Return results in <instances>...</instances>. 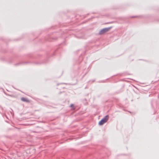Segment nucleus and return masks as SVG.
Returning a JSON list of instances; mask_svg holds the SVG:
<instances>
[{
    "instance_id": "6",
    "label": "nucleus",
    "mask_w": 159,
    "mask_h": 159,
    "mask_svg": "<svg viewBox=\"0 0 159 159\" xmlns=\"http://www.w3.org/2000/svg\"><path fill=\"white\" fill-rule=\"evenodd\" d=\"M5 93L6 95H7V94L6 93Z\"/></svg>"
},
{
    "instance_id": "4",
    "label": "nucleus",
    "mask_w": 159,
    "mask_h": 159,
    "mask_svg": "<svg viewBox=\"0 0 159 159\" xmlns=\"http://www.w3.org/2000/svg\"><path fill=\"white\" fill-rule=\"evenodd\" d=\"M70 107L71 108V109L73 110H74L75 109V107L73 104H71L70 105Z\"/></svg>"
},
{
    "instance_id": "2",
    "label": "nucleus",
    "mask_w": 159,
    "mask_h": 159,
    "mask_svg": "<svg viewBox=\"0 0 159 159\" xmlns=\"http://www.w3.org/2000/svg\"><path fill=\"white\" fill-rule=\"evenodd\" d=\"M111 27L105 28L101 30L99 33V34H102L108 31L111 28Z\"/></svg>"
},
{
    "instance_id": "3",
    "label": "nucleus",
    "mask_w": 159,
    "mask_h": 159,
    "mask_svg": "<svg viewBox=\"0 0 159 159\" xmlns=\"http://www.w3.org/2000/svg\"><path fill=\"white\" fill-rule=\"evenodd\" d=\"M21 100L23 102H30L29 100L26 98H21Z\"/></svg>"
},
{
    "instance_id": "5",
    "label": "nucleus",
    "mask_w": 159,
    "mask_h": 159,
    "mask_svg": "<svg viewBox=\"0 0 159 159\" xmlns=\"http://www.w3.org/2000/svg\"><path fill=\"white\" fill-rule=\"evenodd\" d=\"M136 16H133V17H135Z\"/></svg>"
},
{
    "instance_id": "1",
    "label": "nucleus",
    "mask_w": 159,
    "mask_h": 159,
    "mask_svg": "<svg viewBox=\"0 0 159 159\" xmlns=\"http://www.w3.org/2000/svg\"><path fill=\"white\" fill-rule=\"evenodd\" d=\"M109 118V116L107 115L103 118L98 123L99 125H102L107 121Z\"/></svg>"
}]
</instances>
